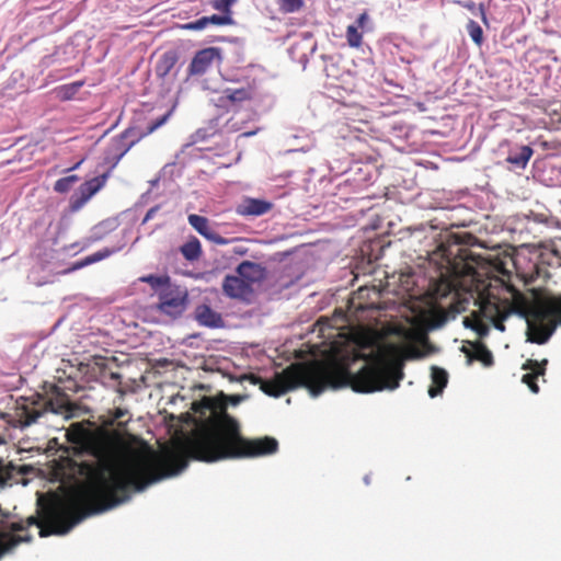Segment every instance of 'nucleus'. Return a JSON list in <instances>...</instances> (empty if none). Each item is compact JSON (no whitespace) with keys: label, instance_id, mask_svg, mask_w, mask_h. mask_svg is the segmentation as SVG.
<instances>
[{"label":"nucleus","instance_id":"f257e3e1","mask_svg":"<svg viewBox=\"0 0 561 561\" xmlns=\"http://www.w3.org/2000/svg\"><path fill=\"white\" fill-rule=\"evenodd\" d=\"M91 454L96 458L95 462L60 458L65 467L84 477L87 483L66 496L51 494L45 503L39 499L38 516L26 518V529L39 527L41 537L65 535L84 518L127 501L131 490L142 491L163 476L154 473V463L150 459L133 457L123 460L103 445L93 446Z\"/></svg>","mask_w":561,"mask_h":561},{"label":"nucleus","instance_id":"f03ea898","mask_svg":"<svg viewBox=\"0 0 561 561\" xmlns=\"http://www.w3.org/2000/svg\"><path fill=\"white\" fill-rule=\"evenodd\" d=\"M277 450L278 442L274 437L250 439L242 436L239 422L227 413L224 405L219 411H213L183 446L165 448L161 455L150 454L136 458L150 459L154 463V473L163 474L160 481L181 472L187 466V458L216 462L263 457Z\"/></svg>","mask_w":561,"mask_h":561},{"label":"nucleus","instance_id":"7ed1b4c3","mask_svg":"<svg viewBox=\"0 0 561 561\" xmlns=\"http://www.w3.org/2000/svg\"><path fill=\"white\" fill-rule=\"evenodd\" d=\"M484 317L493 323V327L505 331L504 321L512 314H517L526 320L527 341L536 344H546L556 331V324L551 319L541 312L528 314L524 310L512 307L507 301H488L483 307Z\"/></svg>","mask_w":561,"mask_h":561},{"label":"nucleus","instance_id":"20e7f679","mask_svg":"<svg viewBox=\"0 0 561 561\" xmlns=\"http://www.w3.org/2000/svg\"><path fill=\"white\" fill-rule=\"evenodd\" d=\"M157 310L173 319L183 314L188 304V293L176 284L167 286L158 293Z\"/></svg>","mask_w":561,"mask_h":561},{"label":"nucleus","instance_id":"39448f33","mask_svg":"<svg viewBox=\"0 0 561 561\" xmlns=\"http://www.w3.org/2000/svg\"><path fill=\"white\" fill-rule=\"evenodd\" d=\"M499 154L503 157L508 170L520 171L526 169L534 150L528 145L505 139L499 145Z\"/></svg>","mask_w":561,"mask_h":561},{"label":"nucleus","instance_id":"423d86ee","mask_svg":"<svg viewBox=\"0 0 561 561\" xmlns=\"http://www.w3.org/2000/svg\"><path fill=\"white\" fill-rule=\"evenodd\" d=\"M376 179V170L371 164L354 163L343 174L337 186H347L354 192H359L370 186Z\"/></svg>","mask_w":561,"mask_h":561},{"label":"nucleus","instance_id":"0eeeda50","mask_svg":"<svg viewBox=\"0 0 561 561\" xmlns=\"http://www.w3.org/2000/svg\"><path fill=\"white\" fill-rule=\"evenodd\" d=\"M110 174V171H106L103 174L82 183L70 198V211L76 213L80 210L83 205L105 185Z\"/></svg>","mask_w":561,"mask_h":561},{"label":"nucleus","instance_id":"6e6552de","mask_svg":"<svg viewBox=\"0 0 561 561\" xmlns=\"http://www.w3.org/2000/svg\"><path fill=\"white\" fill-rule=\"evenodd\" d=\"M216 58L221 59L220 48L208 47L198 50L188 66V76L205 73Z\"/></svg>","mask_w":561,"mask_h":561},{"label":"nucleus","instance_id":"1a4fd4ad","mask_svg":"<svg viewBox=\"0 0 561 561\" xmlns=\"http://www.w3.org/2000/svg\"><path fill=\"white\" fill-rule=\"evenodd\" d=\"M222 291L231 299L248 300L253 288L240 275H227L222 282Z\"/></svg>","mask_w":561,"mask_h":561},{"label":"nucleus","instance_id":"9d476101","mask_svg":"<svg viewBox=\"0 0 561 561\" xmlns=\"http://www.w3.org/2000/svg\"><path fill=\"white\" fill-rule=\"evenodd\" d=\"M10 531H0V557L22 542H30L31 535L20 536L13 533L27 530L24 522H14L9 526Z\"/></svg>","mask_w":561,"mask_h":561},{"label":"nucleus","instance_id":"9b49d317","mask_svg":"<svg viewBox=\"0 0 561 561\" xmlns=\"http://www.w3.org/2000/svg\"><path fill=\"white\" fill-rule=\"evenodd\" d=\"M194 320L201 325L209 329H222L226 322L221 313L215 311L209 305L201 304L195 307Z\"/></svg>","mask_w":561,"mask_h":561},{"label":"nucleus","instance_id":"f8f14e48","mask_svg":"<svg viewBox=\"0 0 561 561\" xmlns=\"http://www.w3.org/2000/svg\"><path fill=\"white\" fill-rule=\"evenodd\" d=\"M317 50V43L311 42L309 37L293 43L288 49V56L293 61L299 62L302 69H306L309 57Z\"/></svg>","mask_w":561,"mask_h":561},{"label":"nucleus","instance_id":"ddd939ff","mask_svg":"<svg viewBox=\"0 0 561 561\" xmlns=\"http://www.w3.org/2000/svg\"><path fill=\"white\" fill-rule=\"evenodd\" d=\"M130 149L121 139L113 137L104 151L103 165H106L111 173Z\"/></svg>","mask_w":561,"mask_h":561},{"label":"nucleus","instance_id":"4468645a","mask_svg":"<svg viewBox=\"0 0 561 561\" xmlns=\"http://www.w3.org/2000/svg\"><path fill=\"white\" fill-rule=\"evenodd\" d=\"M272 206L273 204L265 199L247 197L237 206L236 211L244 217H259L266 214Z\"/></svg>","mask_w":561,"mask_h":561},{"label":"nucleus","instance_id":"2eb2a0df","mask_svg":"<svg viewBox=\"0 0 561 561\" xmlns=\"http://www.w3.org/2000/svg\"><path fill=\"white\" fill-rule=\"evenodd\" d=\"M236 272L244 280H247L251 287L253 284L264 280L266 277V273H267L265 266H263L262 264L255 263V262H251V261L241 262L237 266Z\"/></svg>","mask_w":561,"mask_h":561},{"label":"nucleus","instance_id":"dca6fc26","mask_svg":"<svg viewBox=\"0 0 561 561\" xmlns=\"http://www.w3.org/2000/svg\"><path fill=\"white\" fill-rule=\"evenodd\" d=\"M179 51L169 49L164 51L156 64L154 72L159 79H165L179 61Z\"/></svg>","mask_w":561,"mask_h":561},{"label":"nucleus","instance_id":"f3484780","mask_svg":"<svg viewBox=\"0 0 561 561\" xmlns=\"http://www.w3.org/2000/svg\"><path fill=\"white\" fill-rule=\"evenodd\" d=\"M187 220L188 224L208 241L216 232V229L210 226L208 218L204 216L192 214L188 216Z\"/></svg>","mask_w":561,"mask_h":561},{"label":"nucleus","instance_id":"a211bd4d","mask_svg":"<svg viewBox=\"0 0 561 561\" xmlns=\"http://www.w3.org/2000/svg\"><path fill=\"white\" fill-rule=\"evenodd\" d=\"M148 135L149 134L147 133V129H142L137 126H129L116 137L125 142L129 148H133L137 142H139L144 137Z\"/></svg>","mask_w":561,"mask_h":561},{"label":"nucleus","instance_id":"6ab92c4d","mask_svg":"<svg viewBox=\"0 0 561 561\" xmlns=\"http://www.w3.org/2000/svg\"><path fill=\"white\" fill-rule=\"evenodd\" d=\"M181 253L185 260L193 262L199 259L202 254L201 242L196 237H192L181 247Z\"/></svg>","mask_w":561,"mask_h":561},{"label":"nucleus","instance_id":"aec40b11","mask_svg":"<svg viewBox=\"0 0 561 561\" xmlns=\"http://www.w3.org/2000/svg\"><path fill=\"white\" fill-rule=\"evenodd\" d=\"M20 412H18V422L22 426H28L32 423H35L37 419L42 415V412L37 410L34 407H28L23 404L21 408L18 409Z\"/></svg>","mask_w":561,"mask_h":561},{"label":"nucleus","instance_id":"412c9836","mask_svg":"<svg viewBox=\"0 0 561 561\" xmlns=\"http://www.w3.org/2000/svg\"><path fill=\"white\" fill-rule=\"evenodd\" d=\"M400 376L394 383L380 382V383H350V382H339V383H308V382H296V383H283L282 386H399V381L403 376L402 371H399ZM260 386H271L270 383H261Z\"/></svg>","mask_w":561,"mask_h":561},{"label":"nucleus","instance_id":"4be33fe9","mask_svg":"<svg viewBox=\"0 0 561 561\" xmlns=\"http://www.w3.org/2000/svg\"><path fill=\"white\" fill-rule=\"evenodd\" d=\"M139 280L142 283L149 284L151 286V288H153V289H160V290L162 288H167V286L172 285L171 278L168 275L149 274V275L140 277Z\"/></svg>","mask_w":561,"mask_h":561},{"label":"nucleus","instance_id":"5701e85b","mask_svg":"<svg viewBox=\"0 0 561 561\" xmlns=\"http://www.w3.org/2000/svg\"><path fill=\"white\" fill-rule=\"evenodd\" d=\"M530 363L535 366V368L533 369V371L525 374L522 378V381L527 383V386L536 387L538 386V378L545 375L543 365L547 364V360H543L542 364H538L537 362Z\"/></svg>","mask_w":561,"mask_h":561},{"label":"nucleus","instance_id":"b1692460","mask_svg":"<svg viewBox=\"0 0 561 561\" xmlns=\"http://www.w3.org/2000/svg\"><path fill=\"white\" fill-rule=\"evenodd\" d=\"M465 325L472 329L480 337L490 333V325L480 318L465 319Z\"/></svg>","mask_w":561,"mask_h":561},{"label":"nucleus","instance_id":"393cba45","mask_svg":"<svg viewBox=\"0 0 561 561\" xmlns=\"http://www.w3.org/2000/svg\"><path fill=\"white\" fill-rule=\"evenodd\" d=\"M80 178L76 174L67 175L58 179L54 184V191L60 194H65L70 191L75 183H77Z\"/></svg>","mask_w":561,"mask_h":561},{"label":"nucleus","instance_id":"a878e982","mask_svg":"<svg viewBox=\"0 0 561 561\" xmlns=\"http://www.w3.org/2000/svg\"><path fill=\"white\" fill-rule=\"evenodd\" d=\"M466 30L472 42L476 45L481 46L483 43V30L480 24L474 20H469L466 25Z\"/></svg>","mask_w":561,"mask_h":561},{"label":"nucleus","instance_id":"bb28decb","mask_svg":"<svg viewBox=\"0 0 561 561\" xmlns=\"http://www.w3.org/2000/svg\"><path fill=\"white\" fill-rule=\"evenodd\" d=\"M277 4L283 13H295L302 9L305 0H277Z\"/></svg>","mask_w":561,"mask_h":561},{"label":"nucleus","instance_id":"cd10ccee","mask_svg":"<svg viewBox=\"0 0 561 561\" xmlns=\"http://www.w3.org/2000/svg\"><path fill=\"white\" fill-rule=\"evenodd\" d=\"M471 358L481 362L484 366H491L493 364L492 353L482 345L474 350Z\"/></svg>","mask_w":561,"mask_h":561},{"label":"nucleus","instance_id":"c85d7f7f","mask_svg":"<svg viewBox=\"0 0 561 561\" xmlns=\"http://www.w3.org/2000/svg\"><path fill=\"white\" fill-rule=\"evenodd\" d=\"M16 473V467L9 462L3 463L0 460V483L4 484L11 481L14 478V474Z\"/></svg>","mask_w":561,"mask_h":561},{"label":"nucleus","instance_id":"c756f323","mask_svg":"<svg viewBox=\"0 0 561 561\" xmlns=\"http://www.w3.org/2000/svg\"><path fill=\"white\" fill-rule=\"evenodd\" d=\"M207 25H233L236 21L230 14H213L205 16Z\"/></svg>","mask_w":561,"mask_h":561},{"label":"nucleus","instance_id":"7c9ffc66","mask_svg":"<svg viewBox=\"0 0 561 561\" xmlns=\"http://www.w3.org/2000/svg\"><path fill=\"white\" fill-rule=\"evenodd\" d=\"M363 35L358 31L357 26L348 25L346 28V39L351 47H359Z\"/></svg>","mask_w":561,"mask_h":561},{"label":"nucleus","instance_id":"2f4dec72","mask_svg":"<svg viewBox=\"0 0 561 561\" xmlns=\"http://www.w3.org/2000/svg\"><path fill=\"white\" fill-rule=\"evenodd\" d=\"M237 0H209V4L213 9L221 12L222 14H230L232 16L231 7Z\"/></svg>","mask_w":561,"mask_h":561},{"label":"nucleus","instance_id":"473e14b6","mask_svg":"<svg viewBox=\"0 0 561 561\" xmlns=\"http://www.w3.org/2000/svg\"><path fill=\"white\" fill-rule=\"evenodd\" d=\"M465 8L471 11V13L476 16H480L482 22L488 25V18L485 12V5L483 3L477 4L473 1H468L465 3Z\"/></svg>","mask_w":561,"mask_h":561},{"label":"nucleus","instance_id":"72a5a7b5","mask_svg":"<svg viewBox=\"0 0 561 561\" xmlns=\"http://www.w3.org/2000/svg\"><path fill=\"white\" fill-rule=\"evenodd\" d=\"M118 250H119V248H117V249L104 248L102 250H99V251L88 255L87 262H91V264L98 263L104 259H107L112 254L116 253Z\"/></svg>","mask_w":561,"mask_h":561},{"label":"nucleus","instance_id":"f704fd0d","mask_svg":"<svg viewBox=\"0 0 561 561\" xmlns=\"http://www.w3.org/2000/svg\"><path fill=\"white\" fill-rule=\"evenodd\" d=\"M433 386H447L448 374L440 367H432Z\"/></svg>","mask_w":561,"mask_h":561},{"label":"nucleus","instance_id":"c9c22d12","mask_svg":"<svg viewBox=\"0 0 561 561\" xmlns=\"http://www.w3.org/2000/svg\"><path fill=\"white\" fill-rule=\"evenodd\" d=\"M173 113V108L169 110L167 113H164L163 115H161L160 117L151 121L148 126L146 127L147 129V133L150 135L152 134L153 131H156L158 128H160L161 126H163L168 121L169 118L171 117Z\"/></svg>","mask_w":561,"mask_h":561},{"label":"nucleus","instance_id":"e433bc0d","mask_svg":"<svg viewBox=\"0 0 561 561\" xmlns=\"http://www.w3.org/2000/svg\"><path fill=\"white\" fill-rule=\"evenodd\" d=\"M11 421L7 414H0V444H4L10 437Z\"/></svg>","mask_w":561,"mask_h":561},{"label":"nucleus","instance_id":"4c0bfd02","mask_svg":"<svg viewBox=\"0 0 561 561\" xmlns=\"http://www.w3.org/2000/svg\"><path fill=\"white\" fill-rule=\"evenodd\" d=\"M115 222L113 220H104L93 227V234L96 239L102 238L104 233L114 228Z\"/></svg>","mask_w":561,"mask_h":561},{"label":"nucleus","instance_id":"58836bf2","mask_svg":"<svg viewBox=\"0 0 561 561\" xmlns=\"http://www.w3.org/2000/svg\"><path fill=\"white\" fill-rule=\"evenodd\" d=\"M321 59L324 62L323 71L328 77H336V69L334 64V57L330 55H321Z\"/></svg>","mask_w":561,"mask_h":561},{"label":"nucleus","instance_id":"ea45409f","mask_svg":"<svg viewBox=\"0 0 561 561\" xmlns=\"http://www.w3.org/2000/svg\"><path fill=\"white\" fill-rule=\"evenodd\" d=\"M208 25H207L205 16H202L195 21L182 24L181 28L186 30V31H202Z\"/></svg>","mask_w":561,"mask_h":561},{"label":"nucleus","instance_id":"a19ab883","mask_svg":"<svg viewBox=\"0 0 561 561\" xmlns=\"http://www.w3.org/2000/svg\"><path fill=\"white\" fill-rule=\"evenodd\" d=\"M264 391L265 394L273 398H280L286 394L289 390H295L296 388H260Z\"/></svg>","mask_w":561,"mask_h":561},{"label":"nucleus","instance_id":"79ce46f5","mask_svg":"<svg viewBox=\"0 0 561 561\" xmlns=\"http://www.w3.org/2000/svg\"><path fill=\"white\" fill-rule=\"evenodd\" d=\"M87 261H88V256L73 262L69 267H67L65 271H62V274H68V273L81 270L88 265H91V262H87Z\"/></svg>","mask_w":561,"mask_h":561},{"label":"nucleus","instance_id":"37998d69","mask_svg":"<svg viewBox=\"0 0 561 561\" xmlns=\"http://www.w3.org/2000/svg\"><path fill=\"white\" fill-rule=\"evenodd\" d=\"M175 167V162L167 163L161 170H160V178L162 180H173V170Z\"/></svg>","mask_w":561,"mask_h":561},{"label":"nucleus","instance_id":"c03bdc74","mask_svg":"<svg viewBox=\"0 0 561 561\" xmlns=\"http://www.w3.org/2000/svg\"><path fill=\"white\" fill-rule=\"evenodd\" d=\"M211 136L210 133H208V130L206 128H199L197 129L193 135H192V141L193 142H197V141H204L206 140L207 138H209Z\"/></svg>","mask_w":561,"mask_h":561},{"label":"nucleus","instance_id":"a18cd8bd","mask_svg":"<svg viewBox=\"0 0 561 561\" xmlns=\"http://www.w3.org/2000/svg\"><path fill=\"white\" fill-rule=\"evenodd\" d=\"M234 241H236V239L225 238V237L220 236L217 231L214 233V236L209 240V242L218 244V245H226V244L232 243Z\"/></svg>","mask_w":561,"mask_h":561},{"label":"nucleus","instance_id":"49530a36","mask_svg":"<svg viewBox=\"0 0 561 561\" xmlns=\"http://www.w3.org/2000/svg\"><path fill=\"white\" fill-rule=\"evenodd\" d=\"M247 96V92L242 89L240 90H234L231 92V94H229V99L233 102L236 101H242L244 100Z\"/></svg>","mask_w":561,"mask_h":561},{"label":"nucleus","instance_id":"de8ad7c7","mask_svg":"<svg viewBox=\"0 0 561 561\" xmlns=\"http://www.w3.org/2000/svg\"><path fill=\"white\" fill-rule=\"evenodd\" d=\"M159 208H160V207H159L158 205H157V206L151 207V208L147 211V214L145 215V217H144V219H142V224H146L147 221L151 220V219L154 217V215L158 213Z\"/></svg>","mask_w":561,"mask_h":561},{"label":"nucleus","instance_id":"09e8293b","mask_svg":"<svg viewBox=\"0 0 561 561\" xmlns=\"http://www.w3.org/2000/svg\"><path fill=\"white\" fill-rule=\"evenodd\" d=\"M351 389L358 393H370V392L383 390L385 388H351ZM389 389L393 390L394 388H389Z\"/></svg>","mask_w":561,"mask_h":561},{"label":"nucleus","instance_id":"8fccbe9b","mask_svg":"<svg viewBox=\"0 0 561 561\" xmlns=\"http://www.w3.org/2000/svg\"><path fill=\"white\" fill-rule=\"evenodd\" d=\"M61 91H62V98L68 100L75 94V87L64 85L61 88Z\"/></svg>","mask_w":561,"mask_h":561},{"label":"nucleus","instance_id":"3c124183","mask_svg":"<svg viewBox=\"0 0 561 561\" xmlns=\"http://www.w3.org/2000/svg\"><path fill=\"white\" fill-rule=\"evenodd\" d=\"M309 392V396L311 398H317L319 397L324 390H327L328 388H306ZM333 390H336L337 388H332Z\"/></svg>","mask_w":561,"mask_h":561},{"label":"nucleus","instance_id":"603ef678","mask_svg":"<svg viewBox=\"0 0 561 561\" xmlns=\"http://www.w3.org/2000/svg\"><path fill=\"white\" fill-rule=\"evenodd\" d=\"M369 21V16L366 12L362 13L358 15L357 20H356V25L357 28L358 27H364L365 26V23Z\"/></svg>","mask_w":561,"mask_h":561},{"label":"nucleus","instance_id":"864d4df0","mask_svg":"<svg viewBox=\"0 0 561 561\" xmlns=\"http://www.w3.org/2000/svg\"><path fill=\"white\" fill-rule=\"evenodd\" d=\"M312 148V141L310 139L307 140L306 145H302L301 147L291 148L288 150V152H295V151H308Z\"/></svg>","mask_w":561,"mask_h":561},{"label":"nucleus","instance_id":"5fc2aeb1","mask_svg":"<svg viewBox=\"0 0 561 561\" xmlns=\"http://www.w3.org/2000/svg\"><path fill=\"white\" fill-rule=\"evenodd\" d=\"M528 218L533 219L535 222H539V224H542V222L547 221V217L545 215H542V214L530 213Z\"/></svg>","mask_w":561,"mask_h":561},{"label":"nucleus","instance_id":"6e6d98bb","mask_svg":"<svg viewBox=\"0 0 561 561\" xmlns=\"http://www.w3.org/2000/svg\"><path fill=\"white\" fill-rule=\"evenodd\" d=\"M24 382H26V379L22 375H19L16 381L3 382L0 383V386H23Z\"/></svg>","mask_w":561,"mask_h":561},{"label":"nucleus","instance_id":"4d7b16f0","mask_svg":"<svg viewBox=\"0 0 561 561\" xmlns=\"http://www.w3.org/2000/svg\"><path fill=\"white\" fill-rule=\"evenodd\" d=\"M243 397L241 396H229L226 398L227 402H229L231 405H237L241 402Z\"/></svg>","mask_w":561,"mask_h":561},{"label":"nucleus","instance_id":"13d9d810","mask_svg":"<svg viewBox=\"0 0 561 561\" xmlns=\"http://www.w3.org/2000/svg\"><path fill=\"white\" fill-rule=\"evenodd\" d=\"M445 388H428V394L431 398H435L443 394Z\"/></svg>","mask_w":561,"mask_h":561},{"label":"nucleus","instance_id":"bf43d9fd","mask_svg":"<svg viewBox=\"0 0 561 561\" xmlns=\"http://www.w3.org/2000/svg\"><path fill=\"white\" fill-rule=\"evenodd\" d=\"M248 252V249L244 248L243 245H234L233 247V253L238 254V255H244L247 254Z\"/></svg>","mask_w":561,"mask_h":561},{"label":"nucleus","instance_id":"052dcab7","mask_svg":"<svg viewBox=\"0 0 561 561\" xmlns=\"http://www.w3.org/2000/svg\"><path fill=\"white\" fill-rule=\"evenodd\" d=\"M65 319H66V317H65V316H64V317H60V318L56 321V323L54 324V327H53V331H55L58 327H60V325H61V323L65 321Z\"/></svg>","mask_w":561,"mask_h":561},{"label":"nucleus","instance_id":"680f3d73","mask_svg":"<svg viewBox=\"0 0 561 561\" xmlns=\"http://www.w3.org/2000/svg\"><path fill=\"white\" fill-rule=\"evenodd\" d=\"M160 180H162V178H160V174H159L156 179L150 181V184L152 186H156L159 183Z\"/></svg>","mask_w":561,"mask_h":561},{"label":"nucleus","instance_id":"e2e57ef3","mask_svg":"<svg viewBox=\"0 0 561 561\" xmlns=\"http://www.w3.org/2000/svg\"><path fill=\"white\" fill-rule=\"evenodd\" d=\"M123 415H124V412L121 409H117L114 416H115V419H121V417H123Z\"/></svg>","mask_w":561,"mask_h":561},{"label":"nucleus","instance_id":"0e129e2a","mask_svg":"<svg viewBox=\"0 0 561 561\" xmlns=\"http://www.w3.org/2000/svg\"><path fill=\"white\" fill-rule=\"evenodd\" d=\"M83 160H80L79 162H77L73 167L69 168L68 171H72V170H76L80 167V164L82 163Z\"/></svg>","mask_w":561,"mask_h":561},{"label":"nucleus","instance_id":"69168bd1","mask_svg":"<svg viewBox=\"0 0 561 561\" xmlns=\"http://www.w3.org/2000/svg\"><path fill=\"white\" fill-rule=\"evenodd\" d=\"M70 87H75V93L77 92V89L81 87L80 82L72 83Z\"/></svg>","mask_w":561,"mask_h":561},{"label":"nucleus","instance_id":"338daca9","mask_svg":"<svg viewBox=\"0 0 561 561\" xmlns=\"http://www.w3.org/2000/svg\"><path fill=\"white\" fill-rule=\"evenodd\" d=\"M41 386L47 387V386H56L55 383H50L48 381H43Z\"/></svg>","mask_w":561,"mask_h":561},{"label":"nucleus","instance_id":"774afa93","mask_svg":"<svg viewBox=\"0 0 561 561\" xmlns=\"http://www.w3.org/2000/svg\"><path fill=\"white\" fill-rule=\"evenodd\" d=\"M254 134H255V131H248V133L242 134V136L243 137H249V136H252Z\"/></svg>","mask_w":561,"mask_h":561}]
</instances>
